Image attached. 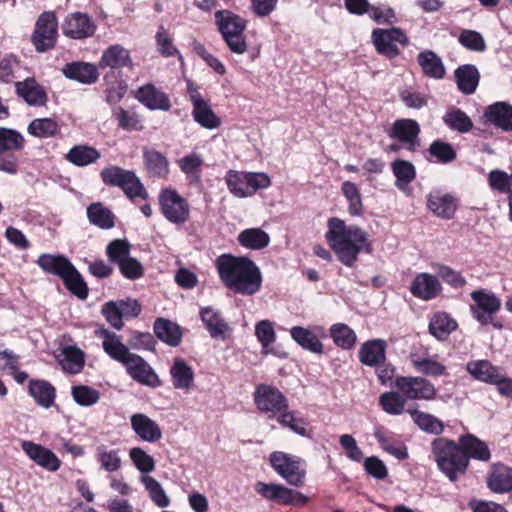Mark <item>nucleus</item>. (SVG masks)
<instances>
[{"instance_id":"27","label":"nucleus","mask_w":512,"mask_h":512,"mask_svg":"<svg viewBox=\"0 0 512 512\" xmlns=\"http://www.w3.org/2000/svg\"><path fill=\"white\" fill-rule=\"evenodd\" d=\"M172 384L175 389L188 392L193 386L194 371L182 358H175L170 367Z\"/></svg>"},{"instance_id":"20","label":"nucleus","mask_w":512,"mask_h":512,"mask_svg":"<svg viewBox=\"0 0 512 512\" xmlns=\"http://www.w3.org/2000/svg\"><path fill=\"white\" fill-rule=\"evenodd\" d=\"M135 97L149 110L168 111L171 108L169 96L150 83L139 87Z\"/></svg>"},{"instance_id":"52","label":"nucleus","mask_w":512,"mask_h":512,"mask_svg":"<svg viewBox=\"0 0 512 512\" xmlns=\"http://www.w3.org/2000/svg\"><path fill=\"white\" fill-rule=\"evenodd\" d=\"M330 335L338 347L349 350L356 344V333L346 324L336 323L330 328Z\"/></svg>"},{"instance_id":"43","label":"nucleus","mask_w":512,"mask_h":512,"mask_svg":"<svg viewBox=\"0 0 512 512\" xmlns=\"http://www.w3.org/2000/svg\"><path fill=\"white\" fill-rule=\"evenodd\" d=\"M488 487L496 493L512 490V469L504 465H495L488 478Z\"/></svg>"},{"instance_id":"38","label":"nucleus","mask_w":512,"mask_h":512,"mask_svg":"<svg viewBox=\"0 0 512 512\" xmlns=\"http://www.w3.org/2000/svg\"><path fill=\"white\" fill-rule=\"evenodd\" d=\"M100 66L111 68L132 67L129 51L118 44L110 46L103 52Z\"/></svg>"},{"instance_id":"17","label":"nucleus","mask_w":512,"mask_h":512,"mask_svg":"<svg viewBox=\"0 0 512 512\" xmlns=\"http://www.w3.org/2000/svg\"><path fill=\"white\" fill-rule=\"evenodd\" d=\"M122 365L126 367L131 378L138 383L150 387L160 384L157 374L141 356L132 353Z\"/></svg>"},{"instance_id":"10","label":"nucleus","mask_w":512,"mask_h":512,"mask_svg":"<svg viewBox=\"0 0 512 512\" xmlns=\"http://www.w3.org/2000/svg\"><path fill=\"white\" fill-rule=\"evenodd\" d=\"M254 402L257 408L269 417L279 415L288 408L286 397L276 387L259 384L254 392Z\"/></svg>"},{"instance_id":"51","label":"nucleus","mask_w":512,"mask_h":512,"mask_svg":"<svg viewBox=\"0 0 512 512\" xmlns=\"http://www.w3.org/2000/svg\"><path fill=\"white\" fill-rule=\"evenodd\" d=\"M225 181L229 192L237 198L249 197V188L247 181V172L229 170L226 173Z\"/></svg>"},{"instance_id":"1","label":"nucleus","mask_w":512,"mask_h":512,"mask_svg":"<svg viewBox=\"0 0 512 512\" xmlns=\"http://www.w3.org/2000/svg\"><path fill=\"white\" fill-rule=\"evenodd\" d=\"M432 453L439 469L451 480L456 481L459 473L468 466V458L487 461L490 451L487 445L473 435L460 438V446L443 438L432 442Z\"/></svg>"},{"instance_id":"36","label":"nucleus","mask_w":512,"mask_h":512,"mask_svg":"<svg viewBox=\"0 0 512 512\" xmlns=\"http://www.w3.org/2000/svg\"><path fill=\"white\" fill-rule=\"evenodd\" d=\"M410 359L413 367L417 372L421 374L432 377H438L447 374L445 365L438 362L435 358L429 355L421 356L417 353H412L410 355Z\"/></svg>"},{"instance_id":"21","label":"nucleus","mask_w":512,"mask_h":512,"mask_svg":"<svg viewBox=\"0 0 512 512\" xmlns=\"http://www.w3.org/2000/svg\"><path fill=\"white\" fill-rule=\"evenodd\" d=\"M442 285L438 278L429 273H419L411 283L410 292L415 297L429 301L440 295Z\"/></svg>"},{"instance_id":"35","label":"nucleus","mask_w":512,"mask_h":512,"mask_svg":"<svg viewBox=\"0 0 512 512\" xmlns=\"http://www.w3.org/2000/svg\"><path fill=\"white\" fill-rule=\"evenodd\" d=\"M417 61L423 73L434 79H441L445 75V67L441 58L432 50L420 52Z\"/></svg>"},{"instance_id":"5","label":"nucleus","mask_w":512,"mask_h":512,"mask_svg":"<svg viewBox=\"0 0 512 512\" xmlns=\"http://www.w3.org/2000/svg\"><path fill=\"white\" fill-rule=\"evenodd\" d=\"M270 463L273 469L284 480L293 486H300L305 478V465L301 458L281 451L270 455Z\"/></svg>"},{"instance_id":"47","label":"nucleus","mask_w":512,"mask_h":512,"mask_svg":"<svg viewBox=\"0 0 512 512\" xmlns=\"http://www.w3.org/2000/svg\"><path fill=\"white\" fill-rule=\"evenodd\" d=\"M59 123L53 118L34 119L28 125L27 131L37 138H51L60 132Z\"/></svg>"},{"instance_id":"61","label":"nucleus","mask_w":512,"mask_h":512,"mask_svg":"<svg viewBox=\"0 0 512 512\" xmlns=\"http://www.w3.org/2000/svg\"><path fill=\"white\" fill-rule=\"evenodd\" d=\"M71 394L74 401L83 407L92 406L100 399L99 391L86 385L73 386Z\"/></svg>"},{"instance_id":"59","label":"nucleus","mask_w":512,"mask_h":512,"mask_svg":"<svg viewBox=\"0 0 512 512\" xmlns=\"http://www.w3.org/2000/svg\"><path fill=\"white\" fill-rule=\"evenodd\" d=\"M145 164L153 176L164 177L169 172L167 159L158 151L150 150L144 153Z\"/></svg>"},{"instance_id":"6","label":"nucleus","mask_w":512,"mask_h":512,"mask_svg":"<svg viewBox=\"0 0 512 512\" xmlns=\"http://www.w3.org/2000/svg\"><path fill=\"white\" fill-rule=\"evenodd\" d=\"M158 200L161 212L169 222L183 224L188 221L190 216L189 204L175 189H162Z\"/></svg>"},{"instance_id":"13","label":"nucleus","mask_w":512,"mask_h":512,"mask_svg":"<svg viewBox=\"0 0 512 512\" xmlns=\"http://www.w3.org/2000/svg\"><path fill=\"white\" fill-rule=\"evenodd\" d=\"M373 43L377 51L389 58L399 54L397 44L406 45L408 38L399 28L374 29L372 32Z\"/></svg>"},{"instance_id":"8","label":"nucleus","mask_w":512,"mask_h":512,"mask_svg":"<svg viewBox=\"0 0 512 512\" xmlns=\"http://www.w3.org/2000/svg\"><path fill=\"white\" fill-rule=\"evenodd\" d=\"M473 304L470 311L481 325L492 323L493 315L501 308V300L492 292L484 289L474 290L470 294Z\"/></svg>"},{"instance_id":"16","label":"nucleus","mask_w":512,"mask_h":512,"mask_svg":"<svg viewBox=\"0 0 512 512\" xmlns=\"http://www.w3.org/2000/svg\"><path fill=\"white\" fill-rule=\"evenodd\" d=\"M62 30L71 39H84L94 35L96 25L87 14L76 12L65 18Z\"/></svg>"},{"instance_id":"24","label":"nucleus","mask_w":512,"mask_h":512,"mask_svg":"<svg viewBox=\"0 0 512 512\" xmlns=\"http://www.w3.org/2000/svg\"><path fill=\"white\" fill-rule=\"evenodd\" d=\"M386 347V342L382 339L364 342L359 349V361L370 367L383 365L386 360Z\"/></svg>"},{"instance_id":"25","label":"nucleus","mask_w":512,"mask_h":512,"mask_svg":"<svg viewBox=\"0 0 512 512\" xmlns=\"http://www.w3.org/2000/svg\"><path fill=\"white\" fill-rule=\"evenodd\" d=\"M122 451L106 444H99L95 448L94 458L99 468L107 473L118 472L122 468Z\"/></svg>"},{"instance_id":"50","label":"nucleus","mask_w":512,"mask_h":512,"mask_svg":"<svg viewBox=\"0 0 512 512\" xmlns=\"http://www.w3.org/2000/svg\"><path fill=\"white\" fill-rule=\"evenodd\" d=\"M87 216L92 224L102 229H110L115 224L113 213L99 202L88 206Z\"/></svg>"},{"instance_id":"18","label":"nucleus","mask_w":512,"mask_h":512,"mask_svg":"<svg viewBox=\"0 0 512 512\" xmlns=\"http://www.w3.org/2000/svg\"><path fill=\"white\" fill-rule=\"evenodd\" d=\"M255 491L267 500L285 505L292 504L297 500H301L303 503L307 501V498L301 493L280 484L257 482Z\"/></svg>"},{"instance_id":"37","label":"nucleus","mask_w":512,"mask_h":512,"mask_svg":"<svg viewBox=\"0 0 512 512\" xmlns=\"http://www.w3.org/2000/svg\"><path fill=\"white\" fill-rule=\"evenodd\" d=\"M36 263L44 272L57 275L60 278L72 265V263L65 256L49 253L41 254L38 257Z\"/></svg>"},{"instance_id":"60","label":"nucleus","mask_w":512,"mask_h":512,"mask_svg":"<svg viewBox=\"0 0 512 512\" xmlns=\"http://www.w3.org/2000/svg\"><path fill=\"white\" fill-rule=\"evenodd\" d=\"M255 336L261 344L265 354L269 353V348L276 341V332L274 325L269 320H261L255 325Z\"/></svg>"},{"instance_id":"45","label":"nucleus","mask_w":512,"mask_h":512,"mask_svg":"<svg viewBox=\"0 0 512 512\" xmlns=\"http://www.w3.org/2000/svg\"><path fill=\"white\" fill-rule=\"evenodd\" d=\"M458 88L465 94H472L479 82V72L474 65L466 64L455 71Z\"/></svg>"},{"instance_id":"54","label":"nucleus","mask_w":512,"mask_h":512,"mask_svg":"<svg viewBox=\"0 0 512 512\" xmlns=\"http://www.w3.org/2000/svg\"><path fill=\"white\" fill-rule=\"evenodd\" d=\"M342 193L348 202V212L351 216H361L363 203L357 185L351 181H344L341 186Z\"/></svg>"},{"instance_id":"42","label":"nucleus","mask_w":512,"mask_h":512,"mask_svg":"<svg viewBox=\"0 0 512 512\" xmlns=\"http://www.w3.org/2000/svg\"><path fill=\"white\" fill-rule=\"evenodd\" d=\"M457 322L445 312L434 314L429 323L430 333L438 340H445L457 329Z\"/></svg>"},{"instance_id":"7","label":"nucleus","mask_w":512,"mask_h":512,"mask_svg":"<svg viewBox=\"0 0 512 512\" xmlns=\"http://www.w3.org/2000/svg\"><path fill=\"white\" fill-rule=\"evenodd\" d=\"M394 387L409 400H433L436 397L435 386L423 377L398 376Z\"/></svg>"},{"instance_id":"64","label":"nucleus","mask_w":512,"mask_h":512,"mask_svg":"<svg viewBox=\"0 0 512 512\" xmlns=\"http://www.w3.org/2000/svg\"><path fill=\"white\" fill-rule=\"evenodd\" d=\"M129 456L135 467L142 473H150L155 469V462L152 456L147 454L141 447H133Z\"/></svg>"},{"instance_id":"58","label":"nucleus","mask_w":512,"mask_h":512,"mask_svg":"<svg viewBox=\"0 0 512 512\" xmlns=\"http://www.w3.org/2000/svg\"><path fill=\"white\" fill-rule=\"evenodd\" d=\"M113 117L117 121L118 126L123 130L138 131L143 128L139 115L134 111L117 107L113 110Z\"/></svg>"},{"instance_id":"32","label":"nucleus","mask_w":512,"mask_h":512,"mask_svg":"<svg viewBox=\"0 0 512 512\" xmlns=\"http://www.w3.org/2000/svg\"><path fill=\"white\" fill-rule=\"evenodd\" d=\"M100 157L101 153L96 148L85 144L73 146L65 155V159L77 167L93 164Z\"/></svg>"},{"instance_id":"19","label":"nucleus","mask_w":512,"mask_h":512,"mask_svg":"<svg viewBox=\"0 0 512 512\" xmlns=\"http://www.w3.org/2000/svg\"><path fill=\"white\" fill-rule=\"evenodd\" d=\"M130 425L135 435L142 441L155 443L162 438L159 425L143 413H134L130 416Z\"/></svg>"},{"instance_id":"29","label":"nucleus","mask_w":512,"mask_h":512,"mask_svg":"<svg viewBox=\"0 0 512 512\" xmlns=\"http://www.w3.org/2000/svg\"><path fill=\"white\" fill-rule=\"evenodd\" d=\"M485 117L495 126L512 131V106L506 102H496L487 107Z\"/></svg>"},{"instance_id":"14","label":"nucleus","mask_w":512,"mask_h":512,"mask_svg":"<svg viewBox=\"0 0 512 512\" xmlns=\"http://www.w3.org/2000/svg\"><path fill=\"white\" fill-rule=\"evenodd\" d=\"M291 338L304 350L314 354H322L324 346L321 339L326 338L325 329L321 326H294L290 329Z\"/></svg>"},{"instance_id":"62","label":"nucleus","mask_w":512,"mask_h":512,"mask_svg":"<svg viewBox=\"0 0 512 512\" xmlns=\"http://www.w3.org/2000/svg\"><path fill=\"white\" fill-rule=\"evenodd\" d=\"M130 244L125 239H115L106 247V255L111 262L120 264L121 261L130 257Z\"/></svg>"},{"instance_id":"63","label":"nucleus","mask_w":512,"mask_h":512,"mask_svg":"<svg viewBox=\"0 0 512 512\" xmlns=\"http://www.w3.org/2000/svg\"><path fill=\"white\" fill-rule=\"evenodd\" d=\"M23 145L24 138L18 131L0 128V151L20 150Z\"/></svg>"},{"instance_id":"23","label":"nucleus","mask_w":512,"mask_h":512,"mask_svg":"<svg viewBox=\"0 0 512 512\" xmlns=\"http://www.w3.org/2000/svg\"><path fill=\"white\" fill-rule=\"evenodd\" d=\"M427 206L435 216L451 219L457 210V200L451 194L436 191L428 195Z\"/></svg>"},{"instance_id":"28","label":"nucleus","mask_w":512,"mask_h":512,"mask_svg":"<svg viewBox=\"0 0 512 512\" xmlns=\"http://www.w3.org/2000/svg\"><path fill=\"white\" fill-rule=\"evenodd\" d=\"M64 75L83 84H92L97 81L99 73L97 67L90 63H68L63 68Z\"/></svg>"},{"instance_id":"57","label":"nucleus","mask_w":512,"mask_h":512,"mask_svg":"<svg viewBox=\"0 0 512 512\" xmlns=\"http://www.w3.org/2000/svg\"><path fill=\"white\" fill-rule=\"evenodd\" d=\"M443 122L450 129L466 133L473 127L471 119L460 109H451L443 116Z\"/></svg>"},{"instance_id":"15","label":"nucleus","mask_w":512,"mask_h":512,"mask_svg":"<svg viewBox=\"0 0 512 512\" xmlns=\"http://www.w3.org/2000/svg\"><path fill=\"white\" fill-rule=\"evenodd\" d=\"M21 448L27 457L39 467L49 472L59 470L61 461L50 449L28 440L21 442Z\"/></svg>"},{"instance_id":"26","label":"nucleus","mask_w":512,"mask_h":512,"mask_svg":"<svg viewBox=\"0 0 512 512\" xmlns=\"http://www.w3.org/2000/svg\"><path fill=\"white\" fill-rule=\"evenodd\" d=\"M15 88L17 94L30 106H43L47 103L45 89L34 78L17 82Z\"/></svg>"},{"instance_id":"30","label":"nucleus","mask_w":512,"mask_h":512,"mask_svg":"<svg viewBox=\"0 0 512 512\" xmlns=\"http://www.w3.org/2000/svg\"><path fill=\"white\" fill-rule=\"evenodd\" d=\"M215 19L223 38L244 32L246 29V21L230 11H217L215 13Z\"/></svg>"},{"instance_id":"53","label":"nucleus","mask_w":512,"mask_h":512,"mask_svg":"<svg viewBox=\"0 0 512 512\" xmlns=\"http://www.w3.org/2000/svg\"><path fill=\"white\" fill-rule=\"evenodd\" d=\"M66 288L78 298L84 300L88 296V287L82 276L72 264L70 268L61 277Z\"/></svg>"},{"instance_id":"49","label":"nucleus","mask_w":512,"mask_h":512,"mask_svg":"<svg viewBox=\"0 0 512 512\" xmlns=\"http://www.w3.org/2000/svg\"><path fill=\"white\" fill-rule=\"evenodd\" d=\"M391 169L396 177L395 184L400 190H405L416 178L415 166L409 161L397 159L392 162Z\"/></svg>"},{"instance_id":"12","label":"nucleus","mask_w":512,"mask_h":512,"mask_svg":"<svg viewBox=\"0 0 512 512\" xmlns=\"http://www.w3.org/2000/svg\"><path fill=\"white\" fill-rule=\"evenodd\" d=\"M421 129L419 123L410 118L397 119L388 130V136L402 144L408 151L414 152L420 145Z\"/></svg>"},{"instance_id":"39","label":"nucleus","mask_w":512,"mask_h":512,"mask_svg":"<svg viewBox=\"0 0 512 512\" xmlns=\"http://www.w3.org/2000/svg\"><path fill=\"white\" fill-rule=\"evenodd\" d=\"M466 368L475 379L489 384L496 382L498 375L502 371L500 367L493 366L487 360L468 362Z\"/></svg>"},{"instance_id":"34","label":"nucleus","mask_w":512,"mask_h":512,"mask_svg":"<svg viewBox=\"0 0 512 512\" xmlns=\"http://www.w3.org/2000/svg\"><path fill=\"white\" fill-rule=\"evenodd\" d=\"M374 437L380 444L381 448L397 460H405L408 458L406 445L403 442L395 439L391 434L387 433L383 429H376L374 432Z\"/></svg>"},{"instance_id":"22","label":"nucleus","mask_w":512,"mask_h":512,"mask_svg":"<svg viewBox=\"0 0 512 512\" xmlns=\"http://www.w3.org/2000/svg\"><path fill=\"white\" fill-rule=\"evenodd\" d=\"M96 335L102 339V348L111 359L123 364L131 356L129 348L116 333L107 329H99L96 331Z\"/></svg>"},{"instance_id":"55","label":"nucleus","mask_w":512,"mask_h":512,"mask_svg":"<svg viewBox=\"0 0 512 512\" xmlns=\"http://www.w3.org/2000/svg\"><path fill=\"white\" fill-rule=\"evenodd\" d=\"M379 405L390 415H401L405 411L406 399L398 391L384 392L379 397Z\"/></svg>"},{"instance_id":"2","label":"nucleus","mask_w":512,"mask_h":512,"mask_svg":"<svg viewBox=\"0 0 512 512\" xmlns=\"http://www.w3.org/2000/svg\"><path fill=\"white\" fill-rule=\"evenodd\" d=\"M325 239L338 260L347 267L357 262L359 253L371 254L373 251L372 241L365 230L337 217L328 219Z\"/></svg>"},{"instance_id":"41","label":"nucleus","mask_w":512,"mask_h":512,"mask_svg":"<svg viewBox=\"0 0 512 512\" xmlns=\"http://www.w3.org/2000/svg\"><path fill=\"white\" fill-rule=\"evenodd\" d=\"M237 240L242 247L261 250L270 243V237L261 228H248L238 234Z\"/></svg>"},{"instance_id":"4","label":"nucleus","mask_w":512,"mask_h":512,"mask_svg":"<svg viewBox=\"0 0 512 512\" xmlns=\"http://www.w3.org/2000/svg\"><path fill=\"white\" fill-rule=\"evenodd\" d=\"M102 181L109 186L120 187L129 198H146L147 192L134 172L118 166H109L100 173Z\"/></svg>"},{"instance_id":"11","label":"nucleus","mask_w":512,"mask_h":512,"mask_svg":"<svg viewBox=\"0 0 512 512\" xmlns=\"http://www.w3.org/2000/svg\"><path fill=\"white\" fill-rule=\"evenodd\" d=\"M187 93L193 105L192 116L200 126L206 129H216L221 125L220 118L211 109L209 102L200 94L191 81L187 84Z\"/></svg>"},{"instance_id":"44","label":"nucleus","mask_w":512,"mask_h":512,"mask_svg":"<svg viewBox=\"0 0 512 512\" xmlns=\"http://www.w3.org/2000/svg\"><path fill=\"white\" fill-rule=\"evenodd\" d=\"M154 332L160 340L170 346L175 347L180 344L182 338L180 327L169 320L157 319L154 323Z\"/></svg>"},{"instance_id":"9","label":"nucleus","mask_w":512,"mask_h":512,"mask_svg":"<svg viewBox=\"0 0 512 512\" xmlns=\"http://www.w3.org/2000/svg\"><path fill=\"white\" fill-rule=\"evenodd\" d=\"M58 22L53 12H43L37 19L32 43L37 52H45L55 46Z\"/></svg>"},{"instance_id":"56","label":"nucleus","mask_w":512,"mask_h":512,"mask_svg":"<svg viewBox=\"0 0 512 512\" xmlns=\"http://www.w3.org/2000/svg\"><path fill=\"white\" fill-rule=\"evenodd\" d=\"M141 482L155 505L160 508L169 506L170 499L164 491L162 485L155 478L144 475L141 477Z\"/></svg>"},{"instance_id":"33","label":"nucleus","mask_w":512,"mask_h":512,"mask_svg":"<svg viewBox=\"0 0 512 512\" xmlns=\"http://www.w3.org/2000/svg\"><path fill=\"white\" fill-rule=\"evenodd\" d=\"M28 392L35 402L44 408H49L54 403L55 388L46 380H31Z\"/></svg>"},{"instance_id":"46","label":"nucleus","mask_w":512,"mask_h":512,"mask_svg":"<svg viewBox=\"0 0 512 512\" xmlns=\"http://www.w3.org/2000/svg\"><path fill=\"white\" fill-rule=\"evenodd\" d=\"M408 413L410 414L413 422L422 431L434 435H439L443 432L444 424L436 416L419 410H408Z\"/></svg>"},{"instance_id":"48","label":"nucleus","mask_w":512,"mask_h":512,"mask_svg":"<svg viewBox=\"0 0 512 512\" xmlns=\"http://www.w3.org/2000/svg\"><path fill=\"white\" fill-rule=\"evenodd\" d=\"M59 364L68 373H79L84 365V355L78 348L66 347L59 356Z\"/></svg>"},{"instance_id":"3","label":"nucleus","mask_w":512,"mask_h":512,"mask_svg":"<svg viewBox=\"0 0 512 512\" xmlns=\"http://www.w3.org/2000/svg\"><path fill=\"white\" fill-rule=\"evenodd\" d=\"M215 266L220 280L231 291L242 295H253L260 290L261 271L248 257L222 254L217 257Z\"/></svg>"},{"instance_id":"40","label":"nucleus","mask_w":512,"mask_h":512,"mask_svg":"<svg viewBox=\"0 0 512 512\" xmlns=\"http://www.w3.org/2000/svg\"><path fill=\"white\" fill-rule=\"evenodd\" d=\"M204 160L197 153H190L178 160L180 170L185 174L189 183L199 185L201 183V167Z\"/></svg>"},{"instance_id":"31","label":"nucleus","mask_w":512,"mask_h":512,"mask_svg":"<svg viewBox=\"0 0 512 512\" xmlns=\"http://www.w3.org/2000/svg\"><path fill=\"white\" fill-rule=\"evenodd\" d=\"M200 316L212 338L225 337L226 332L229 330V326L221 317L219 311L211 307H204L200 311Z\"/></svg>"}]
</instances>
